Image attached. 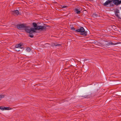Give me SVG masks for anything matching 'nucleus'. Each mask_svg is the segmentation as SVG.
<instances>
[{
	"instance_id": "f257e3e1",
	"label": "nucleus",
	"mask_w": 121,
	"mask_h": 121,
	"mask_svg": "<svg viewBox=\"0 0 121 121\" xmlns=\"http://www.w3.org/2000/svg\"><path fill=\"white\" fill-rule=\"evenodd\" d=\"M33 25L34 28H30V29H29V33H32L36 32L35 30H46V27H49V26H38L37 24L35 22H33L32 23Z\"/></svg>"
},
{
	"instance_id": "f03ea898",
	"label": "nucleus",
	"mask_w": 121,
	"mask_h": 121,
	"mask_svg": "<svg viewBox=\"0 0 121 121\" xmlns=\"http://www.w3.org/2000/svg\"><path fill=\"white\" fill-rule=\"evenodd\" d=\"M17 28L19 30H25L26 32L29 33V29L30 27L26 26L24 24H18L17 26Z\"/></svg>"
},
{
	"instance_id": "7ed1b4c3",
	"label": "nucleus",
	"mask_w": 121,
	"mask_h": 121,
	"mask_svg": "<svg viewBox=\"0 0 121 121\" xmlns=\"http://www.w3.org/2000/svg\"><path fill=\"white\" fill-rule=\"evenodd\" d=\"M75 31L79 32L81 33L80 34L81 35L85 36L87 35V32L85 31V29L82 27H81L80 29L76 30Z\"/></svg>"
},
{
	"instance_id": "20e7f679",
	"label": "nucleus",
	"mask_w": 121,
	"mask_h": 121,
	"mask_svg": "<svg viewBox=\"0 0 121 121\" xmlns=\"http://www.w3.org/2000/svg\"><path fill=\"white\" fill-rule=\"evenodd\" d=\"M121 43V42H118L117 43H113L112 42H109V43L106 44H103V46H105L106 47H107V46H109V45H115L117 44H118L120 43Z\"/></svg>"
},
{
	"instance_id": "39448f33",
	"label": "nucleus",
	"mask_w": 121,
	"mask_h": 121,
	"mask_svg": "<svg viewBox=\"0 0 121 121\" xmlns=\"http://www.w3.org/2000/svg\"><path fill=\"white\" fill-rule=\"evenodd\" d=\"M114 4L116 5L120 4L121 3V0H113Z\"/></svg>"
},
{
	"instance_id": "423d86ee",
	"label": "nucleus",
	"mask_w": 121,
	"mask_h": 121,
	"mask_svg": "<svg viewBox=\"0 0 121 121\" xmlns=\"http://www.w3.org/2000/svg\"><path fill=\"white\" fill-rule=\"evenodd\" d=\"M16 48H23V46L22 44L21 43H20L17 45H16L15 46Z\"/></svg>"
},
{
	"instance_id": "0eeeda50",
	"label": "nucleus",
	"mask_w": 121,
	"mask_h": 121,
	"mask_svg": "<svg viewBox=\"0 0 121 121\" xmlns=\"http://www.w3.org/2000/svg\"><path fill=\"white\" fill-rule=\"evenodd\" d=\"M112 2V1L110 0H108L106 1L105 2L104 4V5L105 6L108 5L110 3Z\"/></svg>"
},
{
	"instance_id": "6e6552de",
	"label": "nucleus",
	"mask_w": 121,
	"mask_h": 121,
	"mask_svg": "<svg viewBox=\"0 0 121 121\" xmlns=\"http://www.w3.org/2000/svg\"><path fill=\"white\" fill-rule=\"evenodd\" d=\"M12 12L13 14H15L17 15H18L19 13V11L17 10L13 11Z\"/></svg>"
},
{
	"instance_id": "1a4fd4ad",
	"label": "nucleus",
	"mask_w": 121,
	"mask_h": 121,
	"mask_svg": "<svg viewBox=\"0 0 121 121\" xmlns=\"http://www.w3.org/2000/svg\"><path fill=\"white\" fill-rule=\"evenodd\" d=\"M12 109L11 108L9 107H4V110H9L11 109Z\"/></svg>"
},
{
	"instance_id": "9d476101",
	"label": "nucleus",
	"mask_w": 121,
	"mask_h": 121,
	"mask_svg": "<svg viewBox=\"0 0 121 121\" xmlns=\"http://www.w3.org/2000/svg\"><path fill=\"white\" fill-rule=\"evenodd\" d=\"M29 33V34L28 35V36H29L31 38H33L34 37V35L33 34H32V33Z\"/></svg>"
},
{
	"instance_id": "9b49d317",
	"label": "nucleus",
	"mask_w": 121,
	"mask_h": 121,
	"mask_svg": "<svg viewBox=\"0 0 121 121\" xmlns=\"http://www.w3.org/2000/svg\"><path fill=\"white\" fill-rule=\"evenodd\" d=\"M75 11L77 14H79L80 13V11L79 10L77 9H75Z\"/></svg>"
},
{
	"instance_id": "f8f14e48",
	"label": "nucleus",
	"mask_w": 121,
	"mask_h": 121,
	"mask_svg": "<svg viewBox=\"0 0 121 121\" xmlns=\"http://www.w3.org/2000/svg\"><path fill=\"white\" fill-rule=\"evenodd\" d=\"M31 50V49L30 48L28 47L26 49V50L28 52H30Z\"/></svg>"
},
{
	"instance_id": "ddd939ff",
	"label": "nucleus",
	"mask_w": 121,
	"mask_h": 121,
	"mask_svg": "<svg viewBox=\"0 0 121 121\" xmlns=\"http://www.w3.org/2000/svg\"><path fill=\"white\" fill-rule=\"evenodd\" d=\"M4 95H3L1 94L0 95V100L1 99L3 98H4Z\"/></svg>"
},
{
	"instance_id": "4468645a",
	"label": "nucleus",
	"mask_w": 121,
	"mask_h": 121,
	"mask_svg": "<svg viewBox=\"0 0 121 121\" xmlns=\"http://www.w3.org/2000/svg\"><path fill=\"white\" fill-rule=\"evenodd\" d=\"M115 16L121 19V17L119 16L118 13H115Z\"/></svg>"
},
{
	"instance_id": "2eb2a0df",
	"label": "nucleus",
	"mask_w": 121,
	"mask_h": 121,
	"mask_svg": "<svg viewBox=\"0 0 121 121\" xmlns=\"http://www.w3.org/2000/svg\"><path fill=\"white\" fill-rule=\"evenodd\" d=\"M4 106H0V109L4 110Z\"/></svg>"
},
{
	"instance_id": "dca6fc26",
	"label": "nucleus",
	"mask_w": 121,
	"mask_h": 121,
	"mask_svg": "<svg viewBox=\"0 0 121 121\" xmlns=\"http://www.w3.org/2000/svg\"><path fill=\"white\" fill-rule=\"evenodd\" d=\"M54 46H56L60 47V46L61 44H55V43H54Z\"/></svg>"
},
{
	"instance_id": "f3484780",
	"label": "nucleus",
	"mask_w": 121,
	"mask_h": 121,
	"mask_svg": "<svg viewBox=\"0 0 121 121\" xmlns=\"http://www.w3.org/2000/svg\"><path fill=\"white\" fill-rule=\"evenodd\" d=\"M119 13V10L118 9H117L116 11L115 12V13Z\"/></svg>"
},
{
	"instance_id": "a211bd4d",
	"label": "nucleus",
	"mask_w": 121,
	"mask_h": 121,
	"mask_svg": "<svg viewBox=\"0 0 121 121\" xmlns=\"http://www.w3.org/2000/svg\"><path fill=\"white\" fill-rule=\"evenodd\" d=\"M71 30H75V28L73 27H71Z\"/></svg>"
},
{
	"instance_id": "6ab92c4d",
	"label": "nucleus",
	"mask_w": 121,
	"mask_h": 121,
	"mask_svg": "<svg viewBox=\"0 0 121 121\" xmlns=\"http://www.w3.org/2000/svg\"><path fill=\"white\" fill-rule=\"evenodd\" d=\"M67 7V6H63L62 7V8H66V7Z\"/></svg>"
},
{
	"instance_id": "aec40b11",
	"label": "nucleus",
	"mask_w": 121,
	"mask_h": 121,
	"mask_svg": "<svg viewBox=\"0 0 121 121\" xmlns=\"http://www.w3.org/2000/svg\"><path fill=\"white\" fill-rule=\"evenodd\" d=\"M17 51H20V50H17Z\"/></svg>"
},
{
	"instance_id": "412c9836",
	"label": "nucleus",
	"mask_w": 121,
	"mask_h": 121,
	"mask_svg": "<svg viewBox=\"0 0 121 121\" xmlns=\"http://www.w3.org/2000/svg\"><path fill=\"white\" fill-rule=\"evenodd\" d=\"M120 9H121V7Z\"/></svg>"
}]
</instances>
